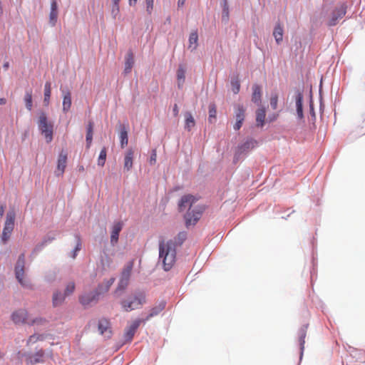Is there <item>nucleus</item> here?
Wrapping results in <instances>:
<instances>
[{
    "label": "nucleus",
    "mask_w": 365,
    "mask_h": 365,
    "mask_svg": "<svg viewBox=\"0 0 365 365\" xmlns=\"http://www.w3.org/2000/svg\"><path fill=\"white\" fill-rule=\"evenodd\" d=\"M197 200L192 195H185L182 196L178 203V208L180 212L188 209L187 213L185 215V225L187 227L195 225L201 217L204 211L203 206L196 205L195 202Z\"/></svg>",
    "instance_id": "nucleus-1"
},
{
    "label": "nucleus",
    "mask_w": 365,
    "mask_h": 365,
    "mask_svg": "<svg viewBox=\"0 0 365 365\" xmlns=\"http://www.w3.org/2000/svg\"><path fill=\"white\" fill-rule=\"evenodd\" d=\"M160 259H162L165 270H170L175 262V245L172 242H162L159 247Z\"/></svg>",
    "instance_id": "nucleus-2"
},
{
    "label": "nucleus",
    "mask_w": 365,
    "mask_h": 365,
    "mask_svg": "<svg viewBox=\"0 0 365 365\" xmlns=\"http://www.w3.org/2000/svg\"><path fill=\"white\" fill-rule=\"evenodd\" d=\"M25 255L21 254L19 256L16 266H15V275L18 282L24 287L31 289L32 286L29 279L25 277Z\"/></svg>",
    "instance_id": "nucleus-3"
},
{
    "label": "nucleus",
    "mask_w": 365,
    "mask_h": 365,
    "mask_svg": "<svg viewBox=\"0 0 365 365\" xmlns=\"http://www.w3.org/2000/svg\"><path fill=\"white\" fill-rule=\"evenodd\" d=\"M38 126L41 134L44 136L47 143L53 140V125L48 121L45 113H41L38 117Z\"/></svg>",
    "instance_id": "nucleus-4"
},
{
    "label": "nucleus",
    "mask_w": 365,
    "mask_h": 365,
    "mask_svg": "<svg viewBox=\"0 0 365 365\" xmlns=\"http://www.w3.org/2000/svg\"><path fill=\"white\" fill-rule=\"evenodd\" d=\"M11 319L16 324H28L30 325H33L35 324H42L43 322H45V320L41 318H30L27 311L24 309H21L14 312L11 315Z\"/></svg>",
    "instance_id": "nucleus-5"
},
{
    "label": "nucleus",
    "mask_w": 365,
    "mask_h": 365,
    "mask_svg": "<svg viewBox=\"0 0 365 365\" xmlns=\"http://www.w3.org/2000/svg\"><path fill=\"white\" fill-rule=\"evenodd\" d=\"M14 220H15V212L14 211H9L6 214V221L4 227L3 229L2 235H1V240L5 243L10 238V236L11 235V232L14 227Z\"/></svg>",
    "instance_id": "nucleus-6"
},
{
    "label": "nucleus",
    "mask_w": 365,
    "mask_h": 365,
    "mask_svg": "<svg viewBox=\"0 0 365 365\" xmlns=\"http://www.w3.org/2000/svg\"><path fill=\"white\" fill-rule=\"evenodd\" d=\"M145 302V297L143 294H138L130 300H124L121 302V305L125 312H130L135 309L139 308Z\"/></svg>",
    "instance_id": "nucleus-7"
},
{
    "label": "nucleus",
    "mask_w": 365,
    "mask_h": 365,
    "mask_svg": "<svg viewBox=\"0 0 365 365\" xmlns=\"http://www.w3.org/2000/svg\"><path fill=\"white\" fill-rule=\"evenodd\" d=\"M346 6L344 4L340 5L339 7H336L331 12V16L329 17L327 25L329 26H335L339 19H341L346 14Z\"/></svg>",
    "instance_id": "nucleus-8"
},
{
    "label": "nucleus",
    "mask_w": 365,
    "mask_h": 365,
    "mask_svg": "<svg viewBox=\"0 0 365 365\" xmlns=\"http://www.w3.org/2000/svg\"><path fill=\"white\" fill-rule=\"evenodd\" d=\"M144 322L142 319H138L134 320L129 327L125 329L124 338L126 341H130L136 332V330L140 327V324Z\"/></svg>",
    "instance_id": "nucleus-9"
},
{
    "label": "nucleus",
    "mask_w": 365,
    "mask_h": 365,
    "mask_svg": "<svg viewBox=\"0 0 365 365\" xmlns=\"http://www.w3.org/2000/svg\"><path fill=\"white\" fill-rule=\"evenodd\" d=\"M166 302L164 300L160 301L155 304L153 307H152L150 310V313L146 317L144 322L148 321L153 317L158 315L165 308Z\"/></svg>",
    "instance_id": "nucleus-10"
},
{
    "label": "nucleus",
    "mask_w": 365,
    "mask_h": 365,
    "mask_svg": "<svg viewBox=\"0 0 365 365\" xmlns=\"http://www.w3.org/2000/svg\"><path fill=\"white\" fill-rule=\"evenodd\" d=\"M44 351L41 349L35 354H31L27 356L26 362L27 364L34 365L38 363L44 362Z\"/></svg>",
    "instance_id": "nucleus-11"
},
{
    "label": "nucleus",
    "mask_w": 365,
    "mask_h": 365,
    "mask_svg": "<svg viewBox=\"0 0 365 365\" xmlns=\"http://www.w3.org/2000/svg\"><path fill=\"white\" fill-rule=\"evenodd\" d=\"M245 110L244 109L242 106H238L237 110L235 112V118L236 123H235L233 128L235 130H238L241 128L243 121L245 120Z\"/></svg>",
    "instance_id": "nucleus-12"
},
{
    "label": "nucleus",
    "mask_w": 365,
    "mask_h": 365,
    "mask_svg": "<svg viewBox=\"0 0 365 365\" xmlns=\"http://www.w3.org/2000/svg\"><path fill=\"white\" fill-rule=\"evenodd\" d=\"M67 162V153L66 151L62 150L58 155L57 163V175H62L66 169Z\"/></svg>",
    "instance_id": "nucleus-13"
},
{
    "label": "nucleus",
    "mask_w": 365,
    "mask_h": 365,
    "mask_svg": "<svg viewBox=\"0 0 365 365\" xmlns=\"http://www.w3.org/2000/svg\"><path fill=\"white\" fill-rule=\"evenodd\" d=\"M123 228V223L121 222H118L114 223L112 227V231L110 235V242L112 245H115L118 241L119 233Z\"/></svg>",
    "instance_id": "nucleus-14"
},
{
    "label": "nucleus",
    "mask_w": 365,
    "mask_h": 365,
    "mask_svg": "<svg viewBox=\"0 0 365 365\" xmlns=\"http://www.w3.org/2000/svg\"><path fill=\"white\" fill-rule=\"evenodd\" d=\"M114 282H115L114 277H110V279L103 281L101 284H100L98 285V287L96 291L97 293V295L99 296L100 294L106 293L109 290L111 285L114 283Z\"/></svg>",
    "instance_id": "nucleus-15"
},
{
    "label": "nucleus",
    "mask_w": 365,
    "mask_h": 365,
    "mask_svg": "<svg viewBox=\"0 0 365 365\" xmlns=\"http://www.w3.org/2000/svg\"><path fill=\"white\" fill-rule=\"evenodd\" d=\"M98 330L101 334L109 337L111 334L109 321L106 319H100L98 322Z\"/></svg>",
    "instance_id": "nucleus-16"
},
{
    "label": "nucleus",
    "mask_w": 365,
    "mask_h": 365,
    "mask_svg": "<svg viewBox=\"0 0 365 365\" xmlns=\"http://www.w3.org/2000/svg\"><path fill=\"white\" fill-rule=\"evenodd\" d=\"M134 150L131 148L128 149L125 153L124 157V169L129 171L133 168Z\"/></svg>",
    "instance_id": "nucleus-17"
},
{
    "label": "nucleus",
    "mask_w": 365,
    "mask_h": 365,
    "mask_svg": "<svg viewBox=\"0 0 365 365\" xmlns=\"http://www.w3.org/2000/svg\"><path fill=\"white\" fill-rule=\"evenodd\" d=\"M98 295H97L96 292L94 294H88L81 296L79 300L83 306H87L93 302H96L98 300Z\"/></svg>",
    "instance_id": "nucleus-18"
},
{
    "label": "nucleus",
    "mask_w": 365,
    "mask_h": 365,
    "mask_svg": "<svg viewBox=\"0 0 365 365\" xmlns=\"http://www.w3.org/2000/svg\"><path fill=\"white\" fill-rule=\"evenodd\" d=\"M252 101L255 103L259 105L261 103V97H262V88L261 86L255 84L252 86Z\"/></svg>",
    "instance_id": "nucleus-19"
},
{
    "label": "nucleus",
    "mask_w": 365,
    "mask_h": 365,
    "mask_svg": "<svg viewBox=\"0 0 365 365\" xmlns=\"http://www.w3.org/2000/svg\"><path fill=\"white\" fill-rule=\"evenodd\" d=\"M63 92V111L67 113L71 107V94L69 91Z\"/></svg>",
    "instance_id": "nucleus-20"
},
{
    "label": "nucleus",
    "mask_w": 365,
    "mask_h": 365,
    "mask_svg": "<svg viewBox=\"0 0 365 365\" xmlns=\"http://www.w3.org/2000/svg\"><path fill=\"white\" fill-rule=\"evenodd\" d=\"M93 123L92 121H89L87 125V132H86V148H90L92 140H93Z\"/></svg>",
    "instance_id": "nucleus-21"
},
{
    "label": "nucleus",
    "mask_w": 365,
    "mask_h": 365,
    "mask_svg": "<svg viewBox=\"0 0 365 365\" xmlns=\"http://www.w3.org/2000/svg\"><path fill=\"white\" fill-rule=\"evenodd\" d=\"M266 111L264 108H260L256 111V121L257 126L262 127L264 123Z\"/></svg>",
    "instance_id": "nucleus-22"
},
{
    "label": "nucleus",
    "mask_w": 365,
    "mask_h": 365,
    "mask_svg": "<svg viewBox=\"0 0 365 365\" xmlns=\"http://www.w3.org/2000/svg\"><path fill=\"white\" fill-rule=\"evenodd\" d=\"M185 78V68L180 66L177 71V80L179 88H182Z\"/></svg>",
    "instance_id": "nucleus-23"
},
{
    "label": "nucleus",
    "mask_w": 365,
    "mask_h": 365,
    "mask_svg": "<svg viewBox=\"0 0 365 365\" xmlns=\"http://www.w3.org/2000/svg\"><path fill=\"white\" fill-rule=\"evenodd\" d=\"M195 125V121L190 112L185 113V128L190 131Z\"/></svg>",
    "instance_id": "nucleus-24"
},
{
    "label": "nucleus",
    "mask_w": 365,
    "mask_h": 365,
    "mask_svg": "<svg viewBox=\"0 0 365 365\" xmlns=\"http://www.w3.org/2000/svg\"><path fill=\"white\" fill-rule=\"evenodd\" d=\"M257 145V141L254 140H249L238 147V153H242L254 148Z\"/></svg>",
    "instance_id": "nucleus-25"
},
{
    "label": "nucleus",
    "mask_w": 365,
    "mask_h": 365,
    "mask_svg": "<svg viewBox=\"0 0 365 365\" xmlns=\"http://www.w3.org/2000/svg\"><path fill=\"white\" fill-rule=\"evenodd\" d=\"M307 326L302 327L298 331L299 342L302 352L304 349L305 338L307 336Z\"/></svg>",
    "instance_id": "nucleus-26"
},
{
    "label": "nucleus",
    "mask_w": 365,
    "mask_h": 365,
    "mask_svg": "<svg viewBox=\"0 0 365 365\" xmlns=\"http://www.w3.org/2000/svg\"><path fill=\"white\" fill-rule=\"evenodd\" d=\"M273 36L276 42L279 44L282 41L283 38V28L280 24H277L274 29Z\"/></svg>",
    "instance_id": "nucleus-27"
},
{
    "label": "nucleus",
    "mask_w": 365,
    "mask_h": 365,
    "mask_svg": "<svg viewBox=\"0 0 365 365\" xmlns=\"http://www.w3.org/2000/svg\"><path fill=\"white\" fill-rule=\"evenodd\" d=\"M303 96L301 93H298L296 96V107L297 113L299 118H303V108H302Z\"/></svg>",
    "instance_id": "nucleus-28"
},
{
    "label": "nucleus",
    "mask_w": 365,
    "mask_h": 365,
    "mask_svg": "<svg viewBox=\"0 0 365 365\" xmlns=\"http://www.w3.org/2000/svg\"><path fill=\"white\" fill-rule=\"evenodd\" d=\"M133 64H134V61H133V53H128V55L126 56L125 62L124 73L125 74L129 73L131 71Z\"/></svg>",
    "instance_id": "nucleus-29"
},
{
    "label": "nucleus",
    "mask_w": 365,
    "mask_h": 365,
    "mask_svg": "<svg viewBox=\"0 0 365 365\" xmlns=\"http://www.w3.org/2000/svg\"><path fill=\"white\" fill-rule=\"evenodd\" d=\"M51 93V82L47 81L45 83V85H44L43 103L46 106H48L49 104Z\"/></svg>",
    "instance_id": "nucleus-30"
},
{
    "label": "nucleus",
    "mask_w": 365,
    "mask_h": 365,
    "mask_svg": "<svg viewBox=\"0 0 365 365\" xmlns=\"http://www.w3.org/2000/svg\"><path fill=\"white\" fill-rule=\"evenodd\" d=\"M66 296L63 294H61L60 292H56L53 294V304L54 307H57L61 305L64 299Z\"/></svg>",
    "instance_id": "nucleus-31"
},
{
    "label": "nucleus",
    "mask_w": 365,
    "mask_h": 365,
    "mask_svg": "<svg viewBox=\"0 0 365 365\" xmlns=\"http://www.w3.org/2000/svg\"><path fill=\"white\" fill-rule=\"evenodd\" d=\"M198 35L197 31H193L190 34L189 37V48L195 50L197 46Z\"/></svg>",
    "instance_id": "nucleus-32"
},
{
    "label": "nucleus",
    "mask_w": 365,
    "mask_h": 365,
    "mask_svg": "<svg viewBox=\"0 0 365 365\" xmlns=\"http://www.w3.org/2000/svg\"><path fill=\"white\" fill-rule=\"evenodd\" d=\"M133 267V261L128 262L122 272L121 277L130 279L131 271Z\"/></svg>",
    "instance_id": "nucleus-33"
},
{
    "label": "nucleus",
    "mask_w": 365,
    "mask_h": 365,
    "mask_svg": "<svg viewBox=\"0 0 365 365\" xmlns=\"http://www.w3.org/2000/svg\"><path fill=\"white\" fill-rule=\"evenodd\" d=\"M24 102H25L26 108L31 111L32 110V107H33L31 91L26 92L25 96H24Z\"/></svg>",
    "instance_id": "nucleus-34"
},
{
    "label": "nucleus",
    "mask_w": 365,
    "mask_h": 365,
    "mask_svg": "<svg viewBox=\"0 0 365 365\" xmlns=\"http://www.w3.org/2000/svg\"><path fill=\"white\" fill-rule=\"evenodd\" d=\"M120 146L121 148H124L128 145V132L123 128L120 130Z\"/></svg>",
    "instance_id": "nucleus-35"
},
{
    "label": "nucleus",
    "mask_w": 365,
    "mask_h": 365,
    "mask_svg": "<svg viewBox=\"0 0 365 365\" xmlns=\"http://www.w3.org/2000/svg\"><path fill=\"white\" fill-rule=\"evenodd\" d=\"M107 156V150L106 148H103L100 152L98 159V165L99 166L103 167L105 165L106 160Z\"/></svg>",
    "instance_id": "nucleus-36"
},
{
    "label": "nucleus",
    "mask_w": 365,
    "mask_h": 365,
    "mask_svg": "<svg viewBox=\"0 0 365 365\" xmlns=\"http://www.w3.org/2000/svg\"><path fill=\"white\" fill-rule=\"evenodd\" d=\"M76 245L74 250L73 251V254L71 255V257L73 259L76 258L78 252L80 251L81 250V247H82V242H81V240L80 236L79 235H76Z\"/></svg>",
    "instance_id": "nucleus-37"
},
{
    "label": "nucleus",
    "mask_w": 365,
    "mask_h": 365,
    "mask_svg": "<svg viewBox=\"0 0 365 365\" xmlns=\"http://www.w3.org/2000/svg\"><path fill=\"white\" fill-rule=\"evenodd\" d=\"M128 282L129 279L121 277L118 287L115 292L118 293V291H122L125 289L128 284Z\"/></svg>",
    "instance_id": "nucleus-38"
},
{
    "label": "nucleus",
    "mask_w": 365,
    "mask_h": 365,
    "mask_svg": "<svg viewBox=\"0 0 365 365\" xmlns=\"http://www.w3.org/2000/svg\"><path fill=\"white\" fill-rule=\"evenodd\" d=\"M217 110L216 106L214 103H210L209 105V121L210 123H212V119L216 118Z\"/></svg>",
    "instance_id": "nucleus-39"
},
{
    "label": "nucleus",
    "mask_w": 365,
    "mask_h": 365,
    "mask_svg": "<svg viewBox=\"0 0 365 365\" xmlns=\"http://www.w3.org/2000/svg\"><path fill=\"white\" fill-rule=\"evenodd\" d=\"M44 339V336L43 334H33L29 336L27 344H32L36 343L38 341H42Z\"/></svg>",
    "instance_id": "nucleus-40"
},
{
    "label": "nucleus",
    "mask_w": 365,
    "mask_h": 365,
    "mask_svg": "<svg viewBox=\"0 0 365 365\" xmlns=\"http://www.w3.org/2000/svg\"><path fill=\"white\" fill-rule=\"evenodd\" d=\"M75 287H76V286H75L74 282H69L66 284V289L64 290V294H63L66 297L71 294L74 292Z\"/></svg>",
    "instance_id": "nucleus-41"
},
{
    "label": "nucleus",
    "mask_w": 365,
    "mask_h": 365,
    "mask_svg": "<svg viewBox=\"0 0 365 365\" xmlns=\"http://www.w3.org/2000/svg\"><path fill=\"white\" fill-rule=\"evenodd\" d=\"M58 11L51 10L49 14V21L51 26H54L56 24L58 19Z\"/></svg>",
    "instance_id": "nucleus-42"
},
{
    "label": "nucleus",
    "mask_w": 365,
    "mask_h": 365,
    "mask_svg": "<svg viewBox=\"0 0 365 365\" xmlns=\"http://www.w3.org/2000/svg\"><path fill=\"white\" fill-rule=\"evenodd\" d=\"M278 96L274 93L271 96L270 98V106L273 110H276L277 108Z\"/></svg>",
    "instance_id": "nucleus-43"
},
{
    "label": "nucleus",
    "mask_w": 365,
    "mask_h": 365,
    "mask_svg": "<svg viewBox=\"0 0 365 365\" xmlns=\"http://www.w3.org/2000/svg\"><path fill=\"white\" fill-rule=\"evenodd\" d=\"M146 4V11L149 15L152 14L153 6H154V0H145Z\"/></svg>",
    "instance_id": "nucleus-44"
},
{
    "label": "nucleus",
    "mask_w": 365,
    "mask_h": 365,
    "mask_svg": "<svg viewBox=\"0 0 365 365\" xmlns=\"http://www.w3.org/2000/svg\"><path fill=\"white\" fill-rule=\"evenodd\" d=\"M232 90L234 93L237 94L239 93L240 89V84L238 81H232Z\"/></svg>",
    "instance_id": "nucleus-45"
},
{
    "label": "nucleus",
    "mask_w": 365,
    "mask_h": 365,
    "mask_svg": "<svg viewBox=\"0 0 365 365\" xmlns=\"http://www.w3.org/2000/svg\"><path fill=\"white\" fill-rule=\"evenodd\" d=\"M119 4H113V7H112V10H111V14L113 16V18H116V16L118 15L119 14Z\"/></svg>",
    "instance_id": "nucleus-46"
},
{
    "label": "nucleus",
    "mask_w": 365,
    "mask_h": 365,
    "mask_svg": "<svg viewBox=\"0 0 365 365\" xmlns=\"http://www.w3.org/2000/svg\"><path fill=\"white\" fill-rule=\"evenodd\" d=\"M54 240V237H48L43 240L41 245L38 246L39 249L42 248L43 246L46 245L48 243L52 242Z\"/></svg>",
    "instance_id": "nucleus-47"
},
{
    "label": "nucleus",
    "mask_w": 365,
    "mask_h": 365,
    "mask_svg": "<svg viewBox=\"0 0 365 365\" xmlns=\"http://www.w3.org/2000/svg\"><path fill=\"white\" fill-rule=\"evenodd\" d=\"M51 10L58 11V4L56 0H52L51 3Z\"/></svg>",
    "instance_id": "nucleus-48"
},
{
    "label": "nucleus",
    "mask_w": 365,
    "mask_h": 365,
    "mask_svg": "<svg viewBox=\"0 0 365 365\" xmlns=\"http://www.w3.org/2000/svg\"><path fill=\"white\" fill-rule=\"evenodd\" d=\"M156 158H157V155H156L155 151H154L150 156V163H155L156 161Z\"/></svg>",
    "instance_id": "nucleus-49"
},
{
    "label": "nucleus",
    "mask_w": 365,
    "mask_h": 365,
    "mask_svg": "<svg viewBox=\"0 0 365 365\" xmlns=\"http://www.w3.org/2000/svg\"><path fill=\"white\" fill-rule=\"evenodd\" d=\"M173 111V114H174L175 116H178V115L179 109H178V106L177 104L174 105Z\"/></svg>",
    "instance_id": "nucleus-50"
},
{
    "label": "nucleus",
    "mask_w": 365,
    "mask_h": 365,
    "mask_svg": "<svg viewBox=\"0 0 365 365\" xmlns=\"http://www.w3.org/2000/svg\"><path fill=\"white\" fill-rule=\"evenodd\" d=\"M4 214V206L3 205H0V217H2Z\"/></svg>",
    "instance_id": "nucleus-51"
},
{
    "label": "nucleus",
    "mask_w": 365,
    "mask_h": 365,
    "mask_svg": "<svg viewBox=\"0 0 365 365\" xmlns=\"http://www.w3.org/2000/svg\"><path fill=\"white\" fill-rule=\"evenodd\" d=\"M185 3V0H178V7L183 6Z\"/></svg>",
    "instance_id": "nucleus-52"
},
{
    "label": "nucleus",
    "mask_w": 365,
    "mask_h": 365,
    "mask_svg": "<svg viewBox=\"0 0 365 365\" xmlns=\"http://www.w3.org/2000/svg\"><path fill=\"white\" fill-rule=\"evenodd\" d=\"M6 98H0V106L4 105V104H6Z\"/></svg>",
    "instance_id": "nucleus-53"
},
{
    "label": "nucleus",
    "mask_w": 365,
    "mask_h": 365,
    "mask_svg": "<svg viewBox=\"0 0 365 365\" xmlns=\"http://www.w3.org/2000/svg\"><path fill=\"white\" fill-rule=\"evenodd\" d=\"M186 237V234L185 232H180L179 234V237L182 238V240H184Z\"/></svg>",
    "instance_id": "nucleus-54"
},
{
    "label": "nucleus",
    "mask_w": 365,
    "mask_h": 365,
    "mask_svg": "<svg viewBox=\"0 0 365 365\" xmlns=\"http://www.w3.org/2000/svg\"><path fill=\"white\" fill-rule=\"evenodd\" d=\"M138 0H129V4L130 6L132 5H135V4L137 3Z\"/></svg>",
    "instance_id": "nucleus-55"
},
{
    "label": "nucleus",
    "mask_w": 365,
    "mask_h": 365,
    "mask_svg": "<svg viewBox=\"0 0 365 365\" xmlns=\"http://www.w3.org/2000/svg\"><path fill=\"white\" fill-rule=\"evenodd\" d=\"M120 0H112L113 4H119Z\"/></svg>",
    "instance_id": "nucleus-56"
},
{
    "label": "nucleus",
    "mask_w": 365,
    "mask_h": 365,
    "mask_svg": "<svg viewBox=\"0 0 365 365\" xmlns=\"http://www.w3.org/2000/svg\"><path fill=\"white\" fill-rule=\"evenodd\" d=\"M9 63H8V62H6V63H5L4 64V68L5 69H7V68H9Z\"/></svg>",
    "instance_id": "nucleus-57"
}]
</instances>
